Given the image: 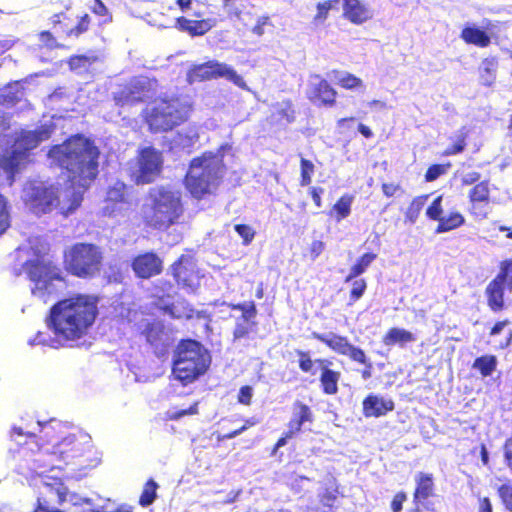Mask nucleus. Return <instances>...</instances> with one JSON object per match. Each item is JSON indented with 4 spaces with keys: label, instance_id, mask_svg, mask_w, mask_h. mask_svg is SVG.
I'll use <instances>...</instances> for the list:
<instances>
[{
    "label": "nucleus",
    "instance_id": "1",
    "mask_svg": "<svg viewBox=\"0 0 512 512\" xmlns=\"http://www.w3.org/2000/svg\"><path fill=\"white\" fill-rule=\"evenodd\" d=\"M97 302L96 297L86 294L73 295L59 301L51 308L48 318V327L54 333L55 339L39 332L29 344L57 347L81 339L96 319Z\"/></svg>",
    "mask_w": 512,
    "mask_h": 512
},
{
    "label": "nucleus",
    "instance_id": "2",
    "mask_svg": "<svg viewBox=\"0 0 512 512\" xmlns=\"http://www.w3.org/2000/svg\"><path fill=\"white\" fill-rule=\"evenodd\" d=\"M98 156V148L83 136L72 137L49 151L52 162L69 172V186L73 187V191L66 192V196H72L71 204L61 206L63 211L80 206L84 191L97 176Z\"/></svg>",
    "mask_w": 512,
    "mask_h": 512
},
{
    "label": "nucleus",
    "instance_id": "3",
    "mask_svg": "<svg viewBox=\"0 0 512 512\" xmlns=\"http://www.w3.org/2000/svg\"><path fill=\"white\" fill-rule=\"evenodd\" d=\"M182 213L181 194L169 186L151 188L142 206L144 221L158 229H165L175 224Z\"/></svg>",
    "mask_w": 512,
    "mask_h": 512
},
{
    "label": "nucleus",
    "instance_id": "4",
    "mask_svg": "<svg viewBox=\"0 0 512 512\" xmlns=\"http://www.w3.org/2000/svg\"><path fill=\"white\" fill-rule=\"evenodd\" d=\"M224 173L222 157L217 154L205 153L195 158L190 164L185 184L191 195L202 198L217 189Z\"/></svg>",
    "mask_w": 512,
    "mask_h": 512
},
{
    "label": "nucleus",
    "instance_id": "5",
    "mask_svg": "<svg viewBox=\"0 0 512 512\" xmlns=\"http://www.w3.org/2000/svg\"><path fill=\"white\" fill-rule=\"evenodd\" d=\"M67 191H73V187H66L61 192H56L53 186H47L41 181H31L26 183L22 192V199L26 206L35 214H45L58 208L63 215H69L78 207L71 208L65 212L61 206L69 207L72 196H66Z\"/></svg>",
    "mask_w": 512,
    "mask_h": 512
},
{
    "label": "nucleus",
    "instance_id": "6",
    "mask_svg": "<svg viewBox=\"0 0 512 512\" xmlns=\"http://www.w3.org/2000/svg\"><path fill=\"white\" fill-rule=\"evenodd\" d=\"M211 362L208 351L193 340L183 341L177 348L173 364V375L184 385L204 374Z\"/></svg>",
    "mask_w": 512,
    "mask_h": 512
},
{
    "label": "nucleus",
    "instance_id": "7",
    "mask_svg": "<svg viewBox=\"0 0 512 512\" xmlns=\"http://www.w3.org/2000/svg\"><path fill=\"white\" fill-rule=\"evenodd\" d=\"M50 125H43L34 131H23L16 139L12 151L0 157V172L5 173L9 185L13 183L14 174L17 173L28 159V151L34 149L52 134Z\"/></svg>",
    "mask_w": 512,
    "mask_h": 512
},
{
    "label": "nucleus",
    "instance_id": "8",
    "mask_svg": "<svg viewBox=\"0 0 512 512\" xmlns=\"http://www.w3.org/2000/svg\"><path fill=\"white\" fill-rule=\"evenodd\" d=\"M31 281V293L42 303H47L63 288V279L58 267L44 260L31 261L26 265Z\"/></svg>",
    "mask_w": 512,
    "mask_h": 512
},
{
    "label": "nucleus",
    "instance_id": "9",
    "mask_svg": "<svg viewBox=\"0 0 512 512\" xmlns=\"http://www.w3.org/2000/svg\"><path fill=\"white\" fill-rule=\"evenodd\" d=\"M190 106L179 99L156 102L147 115V122L154 131H166L179 125L188 117Z\"/></svg>",
    "mask_w": 512,
    "mask_h": 512
},
{
    "label": "nucleus",
    "instance_id": "10",
    "mask_svg": "<svg viewBox=\"0 0 512 512\" xmlns=\"http://www.w3.org/2000/svg\"><path fill=\"white\" fill-rule=\"evenodd\" d=\"M102 254L92 244H76L66 254L67 269L78 277H91L100 270Z\"/></svg>",
    "mask_w": 512,
    "mask_h": 512
},
{
    "label": "nucleus",
    "instance_id": "11",
    "mask_svg": "<svg viewBox=\"0 0 512 512\" xmlns=\"http://www.w3.org/2000/svg\"><path fill=\"white\" fill-rule=\"evenodd\" d=\"M217 78H224L240 88H246L244 79L233 69V67L216 60L195 65L187 74L189 83Z\"/></svg>",
    "mask_w": 512,
    "mask_h": 512
},
{
    "label": "nucleus",
    "instance_id": "12",
    "mask_svg": "<svg viewBox=\"0 0 512 512\" xmlns=\"http://www.w3.org/2000/svg\"><path fill=\"white\" fill-rule=\"evenodd\" d=\"M92 448L91 436L85 432L69 434L52 446L51 456L65 463L84 456Z\"/></svg>",
    "mask_w": 512,
    "mask_h": 512
},
{
    "label": "nucleus",
    "instance_id": "13",
    "mask_svg": "<svg viewBox=\"0 0 512 512\" xmlns=\"http://www.w3.org/2000/svg\"><path fill=\"white\" fill-rule=\"evenodd\" d=\"M132 205L133 199L126 185L121 181H115L108 187L102 210L108 216L123 215Z\"/></svg>",
    "mask_w": 512,
    "mask_h": 512
},
{
    "label": "nucleus",
    "instance_id": "14",
    "mask_svg": "<svg viewBox=\"0 0 512 512\" xmlns=\"http://www.w3.org/2000/svg\"><path fill=\"white\" fill-rule=\"evenodd\" d=\"M312 336L313 338L326 344L334 352L340 355L348 356L351 360L365 364L369 368L371 367V365L367 363L365 352L362 349L352 345L346 337L337 335L332 332L324 334L314 332Z\"/></svg>",
    "mask_w": 512,
    "mask_h": 512
},
{
    "label": "nucleus",
    "instance_id": "15",
    "mask_svg": "<svg viewBox=\"0 0 512 512\" xmlns=\"http://www.w3.org/2000/svg\"><path fill=\"white\" fill-rule=\"evenodd\" d=\"M161 154L154 148L147 147L140 152L138 159L137 183H150L159 175L162 168Z\"/></svg>",
    "mask_w": 512,
    "mask_h": 512
},
{
    "label": "nucleus",
    "instance_id": "16",
    "mask_svg": "<svg viewBox=\"0 0 512 512\" xmlns=\"http://www.w3.org/2000/svg\"><path fill=\"white\" fill-rule=\"evenodd\" d=\"M150 81L145 77L131 80L127 86L115 93L114 100L117 106H131L145 101L149 95Z\"/></svg>",
    "mask_w": 512,
    "mask_h": 512
},
{
    "label": "nucleus",
    "instance_id": "17",
    "mask_svg": "<svg viewBox=\"0 0 512 512\" xmlns=\"http://www.w3.org/2000/svg\"><path fill=\"white\" fill-rule=\"evenodd\" d=\"M173 275L182 288L187 292H195L200 286V275L196 271L195 263L191 257L182 256L172 266Z\"/></svg>",
    "mask_w": 512,
    "mask_h": 512
},
{
    "label": "nucleus",
    "instance_id": "18",
    "mask_svg": "<svg viewBox=\"0 0 512 512\" xmlns=\"http://www.w3.org/2000/svg\"><path fill=\"white\" fill-rule=\"evenodd\" d=\"M233 309L240 310L242 315L236 319V325L233 331L234 340L241 339L248 335L254 322L252 321L257 313L254 302H245L241 304L231 305Z\"/></svg>",
    "mask_w": 512,
    "mask_h": 512
},
{
    "label": "nucleus",
    "instance_id": "19",
    "mask_svg": "<svg viewBox=\"0 0 512 512\" xmlns=\"http://www.w3.org/2000/svg\"><path fill=\"white\" fill-rule=\"evenodd\" d=\"M133 270L141 278H150L160 273L161 260L153 253L140 255L133 261Z\"/></svg>",
    "mask_w": 512,
    "mask_h": 512
},
{
    "label": "nucleus",
    "instance_id": "20",
    "mask_svg": "<svg viewBox=\"0 0 512 512\" xmlns=\"http://www.w3.org/2000/svg\"><path fill=\"white\" fill-rule=\"evenodd\" d=\"M343 15L354 24H362L372 18V11L360 0H343Z\"/></svg>",
    "mask_w": 512,
    "mask_h": 512
},
{
    "label": "nucleus",
    "instance_id": "21",
    "mask_svg": "<svg viewBox=\"0 0 512 512\" xmlns=\"http://www.w3.org/2000/svg\"><path fill=\"white\" fill-rule=\"evenodd\" d=\"M490 190L487 181H482L475 185L469 192V199L472 203V212L481 217L487 216V211L483 209L482 204L489 202Z\"/></svg>",
    "mask_w": 512,
    "mask_h": 512
},
{
    "label": "nucleus",
    "instance_id": "22",
    "mask_svg": "<svg viewBox=\"0 0 512 512\" xmlns=\"http://www.w3.org/2000/svg\"><path fill=\"white\" fill-rule=\"evenodd\" d=\"M322 374L320 377L323 392L328 395H334L338 392V382L340 380V372L328 368L330 362L326 359H316Z\"/></svg>",
    "mask_w": 512,
    "mask_h": 512
},
{
    "label": "nucleus",
    "instance_id": "23",
    "mask_svg": "<svg viewBox=\"0 0 512 512\" xmlns=\"http://www.w3.org/2000/svg\"><path fill=\"white\" fill-rule=\"evenodd\" d=\"M309 93L311 97L318 98L325 104H332L335 101V90L318 75L311 77Z\"/></svg>",
    "mask_w": 512,
    "mask_h": 512
},
{
    "label": "nucleus",
    "instance_id": "24",
    "mask_svg": "<svg viewBox=\"0 0 512 512\" xmlns=\"http://www.w3.org/2000/svg\"><path fill=\"white\" fill-rule=\"evenodd\" d=\"M393 409L394 403L391 400L375 395H370L363 401V412L367 417H378Z\"/></svg>",
    "mask_w": 512,
    "mask_h": 512
},
{
    "label": "nucleus",
    "instance_id": "25",
    "mask_svg": "<svg viewBox=\"0 0 512 512\" xmlns=\"http://www.w3.org/2000/svg\"><path fill=\"white\" fill-rule=\"evenodd\" d=\"M176 26L181 31H185L192 36H201L213 27V23L209 19L189 20L185 17H179L177 18Z\"/></svg>",
    "mask_w": 512,
    "mask_h": 512
},
{
    "label": "nucleus",
    "instance_id": "26",
    "mask_svg": "<svg viewBox=\"0 0 512 512\" xmlns=\"http://www.w3.org/2000/svg\"><path fill=\"white\" fill-rule=\"evenodd\" d=\"M508 289L502 284V278H495L486 288L488 305L493 311H499L504 307L503 294Z\"/></svg>",
    "mask_w": 512,
    "mask_h": 512
},
{
    "label": "nucleus",
    "instance_id": "27",
    "mask_svg": "<svg viewBox=\"0 0 512 512\" xmlns=\"http://www.w3.org/2000/svg\"><path fill=\"white\" fill-rule=\"evenodd\" d=\"M416 337L411 332L402 328H391L383 337V343L386 346L400 345L415 342Z\"/></svg>",
    "mask_w": 512,
    "mask_h": 512
},
{
    "label": "nucleus",
    "instance_id": "28",
    "mask_svg": "<svg viewBox=\"0 0 512 512\" xmlns=\"http://www.w3.org/2000/svg\"><path fill=\"white\" fill-rule=\"evenodd\" d=\"M461 38L468 44L479 47H487L491 40L490 37L481 29L474 26H467L461 32Z\"/></svg>",
    "mask_w": 512,
    "mask_h": 512
},
{
    "label": "nucleus",
    "instance_id": "29",
    "mask_svg": "<svg viewBox=\"0 0 512 512\" xmlns=\"http://www.w3.org/2000/svg\"><path fill=\"white\" fill-rule=\"evenodd\" d=\"M24 96V92L19 83L9 84L0 90V104L4 106H13Z\"/></svg>",
    "mask_w": 512,
    "mask_h": 512
},
{
    "label": "nucleus",
    "instance_id": "30",
    "mask_svg": "<svg viewBox=\"0 0 512 512\" xmlns=\"http://www.w3.org/2000/svg\"><path fill=\"white\" fill-rule=\"evenodd\" d=\"M417 488L414 493L415 500L427 499L433 492V479L429 474L419 473L417 479Z\"/></svg>",
    "mask_w": 512,
    "mask_h": 512
},
{
    "label": "nucleus",
    "instance_id": "31",
    "mask_svg": "<svg viewBox=\"0 0 512 512\" xmlns=\"http://www.w3.org/2000/svg\"><path fill=\"white\" fill-rule=\"evenodd\" d=\"M145 334L147 341L151 345L158 347L159 345L167 344L168 339L163 331L161 323L159 322L148 324L145 330Z\"/></svg>",
    "mask_w": 512,
    "mask_h": 512
},
{
    "label": "nucleus",
    "instance_id": "32",
    "mask_svg": "<svg viewBox=\"0 0 512 512\" xmlns=\"http://www.w3.org/2000/svg\"><path fill=\"white\" fill-rule=\"evenodd\" d=\"M375 259L376 254L374 253H365L362 255L360 259L350 268V272L345 281L349 282L363 274Z\"/></svg>",
    "mask_w": 512,
    "mask_h": 512
},
{
    "label": "nucleus",
    "instance_id": "33",
    "mask_svg": "<svg viewBox=\"0 0 512 512\" xmlns=\"http://www.w3.org/2000/svg\"><path fill=\"white\" fill-rule=\"evenodd\" d=\"M438 222L436 233H443L461 226L464 223V217L460 213L454 212L448 216H442Z\"/></svg>",
    "mask_w": 512,
    "mask_h": 512
},
{
    "label": "nucleus",
    "instance_id": "34",
    "mask_svg": "<svg viewBox=\"0 0 512 512\" xmlns=\"http://www.w3.org/2000/svg\"><path fill=\"white\" fill-rule=\"evenodd\" d=\"M336 83L348 90H357L364 88L363 81L348 72H339L336 76Z\"/></svg>",
    "mask_w": 512,
    "mask_h": 512
},
{
    "label": "nucleus",
    "instance_id": "35",
    "mask_svg": "<svg viewBox=\"0 0 512 512\" xmlns=\"http://www.w3.org/2000/svg\"><path fill=\"white\" fill-rule=\"evenodd\" d=\"M496 358L494 356L486 355L477 358L474 361L473 367L478 369L483 376H489L496 368Z\"/></svg>",
    "mask_w": 512,
    "mask_h": 512
},
{
    "label": "nucleus",
    "instance_id": "36",
    "mask_svg": "<svg viewBox=\"0 0 512 512\" xmlns=\"http://www.w3.org/2000/svg\"><path fill=\"white\" fill-rule=\"evenodd\" d=\"M428 198V195L419 196L412 200L410 203L407 211H406V219L411 222L415 223L422 208L424 207L426 200Z\"/></svg>",
    "mask_w": 512,
    "mask_h": 512
},
{
    "label": "nucleus",
    "instance_id": "37",
    "mask_svg": "<svg viewBox=\"0 0 512 512\" xmlns=\"http://www.w3.org/2000/svg\"><path fill=\"white\" fill-rule=\"evenodd\" d=\"M352 197L342 196L333 206V211L337 213V221L349 216L351 212Z\"/></svg>",
    "mask_w": 512,
    "mask_h": 512
},
{
    "label": "nucleus",
    "instance_id": "38",
    "mask_svg": "<svg viewBox=\"0 0 512 512\" xmlns=\"http://www.w3.org/2000/svg\"><path fill=\"white\" fill-rule=\"evenodd\" d=\"M165 310L175 318H191L193 309L182 302L173 303L165 307Z\"/></svg>",
    "mask_w": 512,
    "mask_h": 512
},
{
    "label": "nucleus",
    "instance_id": "39",
    "mask_svg": "<svg viewBox=\"0 0 512 512\" xmlns=\"http://www.w3.org/2000/svg\"><path fill=\"white\" fill-rule=\"evenodd\" d=\"M158 485L153 480H150L146 483L144 490L140 496L139 503L143 507L149 506L152 504L156 497V489Z\"/></svg>",
    "mask_w": 512,
    "mask_h": 512
},
{
    "label": "nucleus",
    "instance_id": "40",
    "mask_svg": "<svg viewBox=\"0 0 512 512\" xmlns=\"http://www.w3.org/2000/svg\"><path fill=\"white\" fill-rule=\"evenodd\" d=\"M198 140V134L194 129H189L185 134L179 133L174 140L175 144L184 149L192 147Z\"/></svg>",
    "mask_w": 512,
    "mask_h": 512
},
{
    "label": "nucleus",
    "instance_id": "41",
    "mask_svg": "<svg viewBox=\"0 0 512 512\" xmlns=\"http://www.w3.org/2000/svg\"><path fill=\"white\" fill-rule=\"evenodd\" d=\"M496 62L494 59H485L482 62V80L483 83L486 85H490L494 81V72L496 70Z\"/></svg>",
    "mask_w": 512,
    "mask_h": 512
},
{
    "label": "nucleus",
    "instance_id": "42",
    "mask_svg": "<svg viewBox=\"0 0 512 512\" xmlns=\"http://www.w3.org/2000/svg\"><path fill=\"white\" fill-rule=\"evenodd\" d=\"M293 417L303 425L305 422L312 421V412L307 405L297 402L294 405Z\"/></svg>",
    "mask_w": 512,
    "mask_h": 512
},
{
    "label": "nucleus",
    "instance_id": "43",
    "mask_svg": "<svg viewBox=\"0 0 512 512\" xmlns=\"http://www.w3.org/2000/svg\"><path fill=\"white\" fill-rule=\"evenodd\" d=\"M498 494L505 507L512 512V481H507L499 486Z\"/></svg>",
    "mask_w": 512,
    "mask_h": 512
},
{
    "label": "nucleus",
    "instance_id": "44",
    "mask_svg": "<svg viewBox=\"0 0 512 512\" xmlns=\"http://www.w3.org/2000/svg\"><path fill=\"white\" fill-rule=\"evenodd\" d=\"M314 172V165L311 161L301 159V185L307 186L311 183V177Z\"/></svg>",
    "mask_w": 512,
    "mask_h": 512
},
{
    "label": "nucleus",
    "instance_id": "45",
    "mask_svg": "<svg viewBox=\"0 0 512 512\" xmlns=\"http://www.w3.org/2000/svg\"><path fill=\"white\" fill-rule=\"evenodd\" d=\"M297 354L299 356V367L300 369L303 371V372H310L312 374H314L315 372L313 371V367H314V364H318L315 361H313L310 356H309V353L308 352H304V351H297Z\"/></svg>",
    "mask_w": 512,
    "mask_h": 512
},
{
    "label": "nucleus",
    "instance_id": "46",
    "mask_svg": "<svg viewBox=\"0 0 512 512\" xmlns=\"http://www.w3.org/2000/svg\"><path fill=\"white\" fill-rule=\"evenodd\" d=\"M336 500H337V495L334 492L326 491L324 494L320 495V503L322 505V511L323 512H333Z\"/></svg>",
    "mask_w": 512,
    "mask_h": 512
},
{
    "label": "nucleus",
    "instance_id": "47",
    "mask_svg": "<svg viewBox=\"0 0 512 512\" xmlns=\"http://www.w3.org/2000/svg\"><path fill=\"white\" fill-rule=\"evenodd\" d=\"M9 227V214L5 198L0 195V235Z\"/></svg>",
    "mask_w": 512,
    "mask_h": 512
},
{
    "label": "nucleus",
    "instance_id": "48",
    "mask_svg": "<svg viewBox=\"0 0 512 512\" xmlns=\"http://www.w3.org/2000/svg\"><path fill=\"white\" fill-rule=\"evenodd\" d=\"M442 196H438L432 204L428 207L426 214L430 219L439 221L441 219V214L443 212L442 206Z\"/></svg>",
    "mask_w": 512,
    "mask_h": 512
},
{
    "label": "nucleus",
    "instance_id": "49",
    "mask_svg": "<svg viewBox=\"0 0 512 512\" xmlns=\"http://www.w3.org/2000/svg\"><path fill=\"white\" fill-rule=\"evenodd\" d=\"M366 288H367V284L364 279H357V280L353 281L350 299L354 302L357 301L358 299H360L363 296Z\"/></svg>",
    "mask_w": 512,
    "mask_h": 512
},
{
    "label": "nucleus",
    "instance_id": "50",
    "mask_svg": "<svg viewBox=\"0 0 512 512\" xmlns=\"http://www.w3.org/2000/svg\"><path fill=\"white\" fill-rule=\"evenodd\" d=\"M235 230L242 237L245 245L249 244L254 238L255 232L248 225L237 224L235 225Z\"/></svg>",
    "mask_w": 512,
    "mask_h": 512
},
{
    "label": "nucleus",
    "instance_id": "51",
    "mask_svg": "<svg viewBox=\"0 0 512 512\" xmlns=\"http://www.w3.org/2000/svg\"><path fill=\"white\" fill-rule=\"evenodd\" d=\"M496 278H502V284L512 290V260L505 263L501 273Z\"/></svg>",
    "mask_w": 512,
    "mask_h": 512
},
{
    "label": "nucleus",
    "instance_id": "52",
    "mask_svg": "<svg viewBox=\"0 0 512 512\" xmlns=\"http://www.w3.org/2000/svg\"><path fill=\"white\" fill-rule=\"evenodd\" d=\"M93 12L99 16H103V23H107L111 21V17L108 15L107 7L100 0H95L94 5L92 7Z\"/></svg>",
    "mask_w": 512,
    "mask_h": 512
},
{
    "label": "nucleus",
    "instance_id": "53",
    "mask_svg": "<svg viewBox=\"0 0 512 512\" xmlns=\"http://www.w3.org/2000/svg\"><path fill=\"white\" fill-rule=\"evenodd\" d=\"M90 64L89 58L85 56H75L70 58L69 65L72 70L86 68Z\"/></svg>",
    "mask_w": 512,
    "mask_h": 512
},
{
    "label": "nucleus",
    "instance_id": "54",
    "mask_svg": "<svg viewBox=\"0 0 512 512\" xmlns=\"http://www.w3.org/2000/svg\"><path fill=\"white\" fill-rule=\"evenodd\" d=\"M446 171L445 167L442 165H433L431 166L425 175V178L427 181H434L436 180L440 175L444 174Z\"/></svg>",
    "mask_w": 512,
    "mask_h": 512
},
{
    "label": "nucleus",
    "instance_id": "55",
    "mask_svg": "<svg viewBox=\"0 0 512 512\" xmlns=\"http://www.w3.org/2000/svg\"><path fill=\"white\" fill-rule=\"evenodd\" d=\"M194 414H197V403H195L194 405H192L189 409H182L180 411H177V412H172V411H169L168 412V417L170 419H179L185 415H194Z\"/></svg>",
    "mask_w": 512,
    "mask_h": 512
},
{
    "label": "nucleus",
    "instance_id": "56",
    "mask_svg": "<svg viewBox=\"0 0 512 512\" xmlns=\"http://www.w3.org/2000/svg\"><path fill=\"white\" fill-rule=\"evenodd\" d=\"M253 395V390L250 386H244L239 391L238 400L240 403L249 405Z\"/></svg>",
    "mask_w": 512,
    "mask_h": 512
},
{
    "label": "nucleus",
    "instance_id": "57",
    "mask_svg": "<svg viewBox=\"0 0 512 512\" xmlns=\"http://www.w3.org/2000/svg\"><path fill=\"white\" fill-rule=\"evenodd\" d=\"M269 24V18L267 16H262L257 19L255 26L252 28V33L257 36H262L264 34V27Z\"/></svg>",
    "mask_w": 512,
    "mask_h": 512
},
{
    "label": "nucleus",
    "instance_id": "58",
    "mask_svg": "<svg viewBox=\"0 0 512 512\" xmlns=\"http://www.w3.org/2000/svg\"><path fill=\"white\" fill-rule=\"evenodd\" d=\"M88 25H89V17H88V15H85L81 18L78 25L69 31V35L74 34V35L78 36L79 34L85 32L88 29Z\"/></svg>",
    "mask_w": 512,
    "mask_h": 512
},
{
    "label": "nucleus",
    "instance_id": "59",
    "mask_svg": "<svg viewBox=\"0 0 512 512\" xmlns=\"http://www.w3.org/2000/svg\"><path fill=\"white\" fill-rule=\"evenodd\" d=\"M332 8V1H326L324 3H319L317 6V15L315 20H324L327 16L328 11Z\"/></svg>",
    "mask_w": 512,
    "mask_h": 512
},
{
    "label": "nucleus",
    "instance_id": "60",
    "mask_svg": "<svg viewBox=\"0 0 512 512\" xmlns=\"http://www.w3.org/2000/svg\"><path fill=\"white\" fill-rule=\"evenodd\" d=\"M406 500V495L404 493H398L394 496L391 508L393 512H399L402 509V504Z\"/></svg>",
    "mask_w": 512,
    "mask_h": 512
},
{
    "label": "nucleus",
    "instance_id": "61",
    "mask_svg": "<svg viewBox=\"0 0 512 512\" xmlns=\"http://www.w3.org/2000/svg\"><path fill=\"white\" fill-rule=\"evenodd\" d=\"M302 424L294 417L289 422L286 437H292L295 433L301 430Z\"/></svg>",
    "mask_w": 512,
    "mask_h": 512
},
{
    "label": "nucleus",
    "instance_id": "62",
    "mask_svg": "<svg viewBox=\"0 0 512 512\" xmlns=\"http://www.w3.org/2000/svg\"><path fill=\"white\" fill-rule=\"evenodd\" d=\"M479 179H480V174L475 171L468 172L462 176V182L465 185H471V184L477 182Z\"/></svg>",
    "mask_w": 512,
    "mask_h": 512
},
{
    "label": "nucleus",
    "instance_id": "63",
    "mask_svg": "<svg viewBox=\"0 0 512 512\" xmlns=\"http://www.w3.org/2000/svg\"><path fill=\"white\" fill-rule=\"evenodd\" d=\"M324 243L321 241H313L311 244V256L313 259H316L323 251Z\"/></svg>",
    "mask_w": 512,
    "mask_h": 512
},
{
    "label": "nucleus",
    "instance_id": "64",
    "mask_svg": "<svg viewBox=\"0 0 512 512\" xmlns=\"http://www.w3.org/2000/svg\"><path fill=\"white\" fill-rule=\"evenodd\" d=\"M399 185L394 183H384L382 185V191L387 197H392L398 191Z\"/></svg>",
    "mask_w": 512,
    "mask_h": 512
}]
</instances>
